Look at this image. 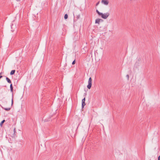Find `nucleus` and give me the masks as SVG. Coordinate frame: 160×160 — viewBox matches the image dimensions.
I'll return each instance as SVG.
<instances>
[{
	"label": "nucleus",
	"instance_id": "nucleus-7",
	"mask_svg": "<svg viewBox=\"0 0 160 160\" xmlns=\"http://www.w3.org/2000/svg\"><path fill=\"white\" fill-rule=\"evenodd\" d=\"M6 80L7 81V82L9 83H11V82L10 80L8 77H6Z\"/></svg>",
	"mask_w": 160,
	"mask_h": 160
},
{
	"label": "nucleus",
	"instance_id": "nucleus-19",
	"mask_svg": "<svg viewBox=\"0 0 160 160\" xmlns=\"http://www.w3.org/2000/svg\"><path fill=\"white\" fill-rule=\"evenodd\" d=\"M12 104L13 103V98H12Z\"/></svg>",
	"mask_w": 160,
	"mask_h": 160
},
{
	"label": "nucleus",
	"instance_id": "nucleus-15",
	"mask_svg": "<svg viewBox=\"0 0 160 160\" xmlns=\"http://www.w3.org/2000/svg\"><path fill=\"white\" fill-rule=\"evenodd\" d=\"M80 15H78L77 16V18L78 19L80 18Z\"/></svg>",
	"mask_w": 160,
	"mask_h": 160
},
{
	"label": "nucleus",
	"instance_id": "nucleus-18",
	"mask_svg": "<svg viewBox=\"0 0 160 160\" xmlns=\"http://www.w3.org/2000/svg\"><path fill=\"white\" fill-rule=\"evenodd\" d=\"M158 160H160V156H159L158 157Z\"/></svg>",
	"mask_w": 160,
	"mask_h": 160
},
{
	"label": "nucleus",
	"instance_id": "nucleus-6",
	"mask_svg": "<svg viewBox=\"0 0 160 160\" xmlns=\"http://www.w3.org/2000/svg\"><path fill=\"white\" fill-rule=\"evenodd\" d=\"M10 90L11 92L12 93V94L13 93V87L12 84H11L10 85Z\"/></svg>",
	"mask_w": 160,
	"mask_h": 160
},
{
	"label": "nucleus",
	"instance_id": "nucleus-12",
	"mask_svg": "<svg viewBox=\"0 0 160 160\" xmlns=\"http://www.w3.org/2000/svg\"><path fill=\"white\" fill-rule=\"evenodd\" d=\"M13 131H14V134L16 135V133H17V132H16V128H14V129Z\"/></svg>",
	"mask_w": 160,
	"mask_h": 160
},
{
	"label": "nucleus",
	"instance_id": "nucleus-9",
	"mask_svg": "<svg viewBox=\"0 0 160 160\" xmlns=\"http://www.w3.org/2000/svg\"><path fill=\"white\" fill-rule=\"evenodd\" d=\"M2 108L4 109H5V110H6V111H9L10 109V108H4V107H2Z\"/></svg>",
	"mask_w": 160,
	"mask_h": 160
},
{
	"label": "nucleus",
	"instance_id": "nucleus-11",
	"mask_svg": "<svg viewBox=\"0 0 160 160\" xmlns=\"http://www.w3.org/2000/svg\"><path fill=\"white\" fill-rule=\"evenodd\" d=\"M96 12L100 16L102 13L100 12L98 10H96Z\"/></svg>",
	"mask_w": 160,
	"mask_h": 160
},
{
	"label": "nucleus",
	"instance_id": "nucleus-16",
	"mask_svg": "<svg viewBox=\"0 0 160 160\" xmlns=\"http://www.w3.org/2000/svg\"><path fill=\"white\" fill-rule=\"evenodd\" d=\"M126 77L128 79V80L129 79V75H126Z\"/></svg>",
	"mask_w": 160,
	"mask_h": 160
},
{
	"label": "nucleus",
	"instance_id": "nucleus-10",
	"mask_svg": "<svg viewBox=\"0 0 160 160\" xmlns=\"http://www.w3.org/2000/svg\"><path fill=\"white\" fill-rule=\"evenodd\" d=\"M5 121H2L0 123V126L2 127L3 123L5 122Z\"/></svg>",
	"mask_w": 160,
	"mask_h": 160
},
{
	"label": "nucleus",
	"instance_id": "nucleus-5",
	"mask_svg": "<svg viewBox=\"0 0 160 160\" xmlns=\"http://www.w3.org/2000/svg\"><path fill=\"white\" fill-rule=\"evenodd\" d=\"M102 20L101 19H97L95 20V23H96L99 24L100 21H102Z\"/></svg>",
	"mask_w": 160,
	"mask_h": 160
},
{
	"label": "nucleus",
	"instance_id": "nucleus-3",
	"mask_svg": "<svg viewBox=\"0 0 160 160\" xmlns=\"http://www.w3.org/2000/svg\"><path fill=\"white\" fill-rule=\"evenodd\" d=\"M101 2L106 5H107L109 3V2L108 0H102Z\"/></svg>",
	"mask_w": 160,
	"mask_h": 160
},
{
	"label": "nucleus",
	"instance_id": "nucleus-1",
	"mask_svg": "<svg viewBox=\"0 0 160 160\" xmlns=\"http://www.w3.org/2000/svg\"><path fill=\"white\" fill-rule=\"evenodd\" d=\"M109 15V13L108 12L103 13H102L101 16V17L104 19H107Z\"/></svg>",
	"mask_w": 160,
	"mask_h": 160
},
{
	"label": "nucleus",
	"instance_id": "nucleus-17",
	"mask_svg": "<svg viewBox=\"0 0 160 160\" xmlns=\"http://www.w3.org/2000/svg\"><path fill=\"white\" fill-rule=\"evenodd\" d=\"M99 2H98L97 3V4H96V6H98L99 4Z\"/></svg>",
	"mask_w": 160,
	"mask_h": 160
},
{
	"label": "nucleus",
	"instance_id": "nucleus-14",
	"mask_svg": "<svg viewBox=\"0 0 160 160\" xmlns=\"http://www.w3.org/2000/svg\"><path fill=\"white\" fill-rule=\"evenodd\" d=\"M75 62H75V60H74V61L72 62V65H74V64L75 63Z\"/></svg>",
	"mask_w": 160,
	"mask_h": 160
},
{
	"label": "nucleus",
	"instance_id": "nucleus-8",
	"mask_svg": "<svg viewBox=\"0 0 160 160\" xmlns=\"http://www.w3.org/2000/svg\"><path fill=\"white\" fill-rule=\"evenodd\" d=\"M15 72V70H12L10 72V75H12L14 74Z\"/></svg>",
	"mask_w": 160,
	"mask_h": 160
},
{
	"label": "nucleus",
	"instance_id": "nucleus-2",
	"mask_svg": "<svg viewBox=\"0 0 160 160\" xmlns=\"http://www.w3.org/2000/svg\"><path fill=\"white\" fill-rule=\"evenodd\" d=\"M88 85L87 86V88L88 89H90L91 88L92 86V78L90 77L88 81Z\"/></svg>",
	"mask_w": 160,
	"mask_h": 160
},
{
	"label": "nucleus",
	"instance_id": "nucleus-4",
	"mask_svg": "<svg viewBox=\"0 0 160 160\" xmlns=\"http://www.w3.org/2000/svg\"><path fill=\"white\" fill-rule=\"evenodd\" d=\"M85 98H84L82 100V108H83L84 107L85 105L86 104L85 102Z\"/></svg>",
	"mask_w": 160,
	"mask_h": 160
},
{
	"label": "nucleus",
	"instance_id": "nucleus-13",
	"mask_svg": "<svg viewBox=\"0 0 160 160\" xmlns=\"http://www.w3.org/2000/svg\"><path fill=\"white\" fill-rule=\"evenodd\" d=\"M64 18L65 19H66L68 18V15L67 14H65L64 15Z\"/></svg>",
	"mask_w": 160,
	"mask_h": 160
}]
</instances>
